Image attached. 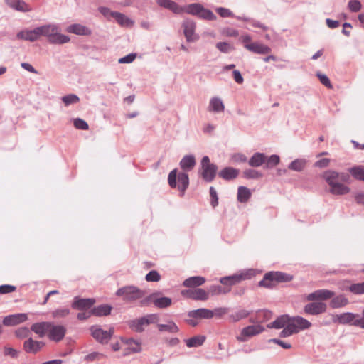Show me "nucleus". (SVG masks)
<instances>
[{"mask_svg":"<svg viewBox=\"0 0 364 364\" xmlns=\"http://www.w3.org/2000/svg\"><path fill=\"white\" fill-rule=\"evenodd\" d=\"M39 36L47 38L51 44H64L68 43L70 38L68 36L60 33V28L55 23L46 24L38 26Z\"/></svg>","mask_w":364,"mask_h":364,"instance_id":"1","label":"nucleus"},{"mask_svg":"<svg viewBox=\"0 0 364 364\" xmlns=\"http://www.w3.org/2000/svg\"><path fill=\"white\" fill-rule=\"evenodd\" d=\"M293 279V276L282 272H267L263 279L259 282L258 286L267 289L274 288L277 283L288 282Z\"/></svg>","mask_w":364,"mask_h":364,"instance_id":"2","label":"nucleus"},{"mask_svg":"<svg viewBox=\"0 0 364 364\" xmlns=\"http://www.w3.org/2000/svg\"><path fill=\"white\" fill-rule=\"evenodd\" d=\"M178 178V189L180 191V196H183L186 190L188 188L189 186V177L188 175L185 172L179 173L178 175H177V169L175 168L172 170L168 176V182L169 186L172 188H175L177 186V182L176 180Z\"/></svg>","mask_w":364,"mask_h":364,"instance_id":"3","label":"nucleus"},{"mask_svg":"<svg viewBox=\"0 0 364 364\" xmlns=\"http://www.w3.org/2000/svg\"><path fill=\"white\" fill-rule=\"evenodd\" d=\"M116 295L122 296V299L126 302H133L143 298L145 295V291L136 286L128 285L119 288L117 291Z\"/></svg>","mask_w":364,"mask_h":364,"instance_id":"4","label":"nucleus"},{"mask_svg":"<svg viewBox=\"0 0 364 364\" xmlns=\"http://www.w3.org/2000/svg\"><path fill=\"white\" fill-rule=\"evenodd\" d=\"M333 322H338L341 324H350L364 329V316L358 314L346 312L333 316Z\"/></svg>","mask_w":364,"mask_h":364,"instance_id":"5","label":"nucleus"},{"mask_svg":"<svg viewBox=\"0 0 364 364\" xmlns=\"http://www.w3.org/2000/svg\"><path fill=\"white\" fill-rule=\"evenodd\" d=\"M218 167L211 164L208 156H205L201 160V176L207 182H211L215 177Z\"/></svg>","mask_w":364,"mask_h":364,"instance_id":"6","label":"nucleus"},{"mask_svg":"<svg viewBox=\"0 0 364 364\" xmlns=\"http://www.w3.org/2000/svg\"><path fill=\"white\" fill-rule=\"evenodd\" d=\"M92 336L102 344L107 343L114 334V328H110L108 331L103 330L100 326H92L90 328Z\"/></svg>","mask_w":364,"mask_h":364,"instance_id":"7","label":"nucleus"},{"mask_svg":"<svg viewBox=\"0 0 364 364\" xmlns=\"http://www.w3.org/2000/svg\"><path fill=\"white\" fill-rule=\"evenodd\" d=\"M254 270L248 269L240 274H234L229 277H222L220 282L223 285H235L242 280L250 279L254 276Z\"/></svg>","mask_w":364,"mask_h":364,"instance_id":"8","label":"nucleus"},{"mask_svg":"<svg viewBox=\"0 0 364 364\" xmlns=\"http://www.w3.org/2000/svg\"><path fill=\"white\" fill-rule=\"evenodd\" d=\"M181 26L187 42L194 43L199 39V36L196 33V24L193 20L185 19Z\"/></svg>","mask_w":364,"mask_h":364,"instance_id":"9","label":"nucleus"},{"mask_svg":"<svg viewBox=\"0 0 364 364\" xmlns=\"http://www.w3.org/2000/svg\"><path fill=\"white\" fill-rule=\"evenodd\" d=\"M45 346L46 343L44 342L36 341L33 340L31 337H29L26 341H24L23 349L27 353L36 354Z\"/></svg>","mask_w":364,"mask_h":364,"instance_id":"10","label":"nucleus"},{"mask_svg":"<svg viewBox=\"0 0 364 364\" xmlns=\"http://www.w3.org/2000/svg\"><path fill=\"white\" fill-rule=\"evenodd\" d=\"M66 328L62 325H54L51 322V326L48 329V336L50 340L55 342L60 341L65 336Z\"/></svg>","mask_w":364,"mask_h":364,"instance_id":"11","label":"nucleus"},{"mask_svg":"<svg viewBox=\"0 0 364 364\" xmlns=\"http://www.w3.org/2000/svg\"><path fill=\"white\" fill-rule=\"evenodd\" d=\"M181 294L193 300L206 301L208 299V292L200 288L183 290Z\"/></svg>","mask_w":364,"mask_h":364,"instance_id":"12","label":"nucleus"},{"mask_svg":"<svg viewBox=\"0 0 364 364\" xmlns=\"http://www.w3.org/2000/svg\"><path fill=\"white\" fill-rule=\"evenodd\" d=\"M27 320L28 316L26 314L19 313L5 316L2 321V323L6 326H13L23 323Z\"/></svg>","mask_w":364,"mask_h":364,"instance_id":"13","label":"nucleus"},{"mask_svg":"<svg viewBox=\"0 0 364 364\" xmlns=\"http://www.w3.org/2000/svg\"><path fill=\"white\" fill-rule=\"evenodd\" d=\"M327 306L323 302H311L305 305L304 311L310 315H318L326 311Z\"/></svg>","mask_w":364,"mask_h":364,"instance_id":"14","label":"nucleus"},{"mask_svg":"<svg viewBox=\"0 0 364 364\" xmlns=\"http://www.w3.org/2000/svg\"><path fill=\"white\" fill-rule=\"evenodd\" d=\"M335 296V292L328 289H318L309 294L306 299L308 301L327 300Z\"/></svg>","mask_w":364,"mask_h":364,"instance_id":"15","label":"nucleus"},{"mask_svg":"<svg viewBox=\"0 0 364 364\" xmlns=\"http://www.w3.org/2000/svg\"><path fill=\"white\" fill-rule=\"evenodd\" d=\"M95 303L94 299H81L79 296H75L71 306L74 309L85 310L90 309Z\"/></svg>","mask_w":364,"mask_h":364,"instance_id":"16","label":"nucleus"},{"mask_svg":"<svg viewBox=\"0 0 364 364\" xmlns=\"http://www.w3.org/2000/svg\"><path fill=\"white\" fill-rule=\"evenodd\" d=\"M264 327L261 325L249 326L244 328L241 332V336H238L237 339L240 341H244L245 338L242 337H251L262 333L264 331Z\"/></svg>","mask_w":364,"mask_h":364,"instance_id":"17","label":"nucleus"},{"mask_svg":"<svg viewBox=\"0 0 364 364\" xmlns=\"http://www.w3.org/2000/svg\"><path fill=\"white\" fill-rule=\"evenodd\" d=\"M16 37L18 39L34 42L40 38L38 28L36 27L33 30L21 31L16 34Z\"/></svg>","mask_w":364,"mask_h":364,"instance_id":"18","label":"nucleus"},{"mask_svg":"<svg viewBox=\"0 0 364 364\" xmlns=\"http://www.w3.org/2000/svg\"><path fill=\"white\" fill-rule=\"evenodd\" d=\"M51 326V322H38L35 323L31 326V331L36 333L39 338H43Z\"/></svg>","mask_w":364,"mask_h":364,"instance_id":"19","label":"nucleus"},{"mask_svg":"<svg viewBox=\"0 0 364 364\" xmlns=\"http://www.w3.org/2000/svg\"><path fill=\"white\" fill-rule=\"evenodd\" d=\"M245 48L249 51L257 54H267L272 50L269 46L257 42L245 44Z\"/></svg>","mask_w":364,"mask_h":364,"instance_id":"20","label":"nucleus"},{"mask_svg":"<svg viewBox=\"0 0 364 364\" xmlns=\"http://www.w3.org/2000/svg\"><path fill=\"white\" fill-rule=\"evenodd\" d=\"M67 32L79 36H90L92 33L91 30L85 26L80 23H73L66 28Z\"/></svg>","mask_w":364,"mask_h":364,"instance_id":"21","label":"nucleus"},{"mask_svg":"<svg viewBox=\"0 0 364 364\" xmlns=\"http://www.w3.org/2000/svg\"><path fill=\"white\" fill-rule=\"evenodd\" d=\"M6 4L11 9L21 11L28 12L31 8L23 0H5Z\"/></svg>","mask_w":364,"mask_h":364,"instance_id":"22","label":"nucleus"},{"mask_svg":"<svg viewBox=\"0 0 364 364\" xmlns=\"http://www.w3.org/2000/svg\"><path fill=\"white\" fill-rule=\"evenodd\" d=\"M225 105L223 100L218 97H213L210 100L208 111L210 112H223Z\"/></svg>","mask_w":364,"mask_h":364,"instance_id":"23","label":"nucleus"},{"mask_svg":"<svg viewBox=\"0 0 364 364\" xmlns=\"http://www.w3.org/2000/svg\"><path fill=\"white\" fill-rule=\"evenodd\" d=\"M159 6L169 9L175 14L183 12V7L180 6L176 2L171 0H156Z\"/></svg>","mask_w":364,"mask_h":364,"instance_id":"24","label":"nucleus"},{"mask_svg":"<svg viewBox=\"0 0 364 364\" xmlns=\"http://www.w3.org/2000/svg\"><path fill=\"white\" fill-rule=\"evenodd\" d=\"M188 316L189 317L196 318V319H201V318L209 319V318H213V313H212V310L201 308V309H198L196 310L190 311L188 313Z\"/></svg>","mask_w":364,"mask_h":364,"instance_id":"25","label":"nucleus"},{"mask_svg":"<svg viewBox=\"0 0 364 364\" xmlns=\"http://www.w3.org/2000/svg\"><path fill=\"white\" fill-rule=\"evenodd\" d=\"M290 323L294 325L296 333L300 330H305L311 326V323L308 320L299 316L291 317Z\"/></svg>","mask_w":364,"mask_h":364,"instance_id":"26","label":"nucleus"},{"mask_svg":"<svg viewBox=\"0 0 364 364\" xmlns=\"http://www.w3.org/2000/svg\"><path fill=\"white\" fill-rule=\"evenodd\" d=\"M112 17H113L117 22L123 27L131 28L134 24V21L133 20L124 14L117 11L112 13Z\"/></svg>","mask_w":364,"mask_h":364,"instance_id":"27","label":"nucleus"},{"mask_svg":"<svg viewBox=\"0 0 364 364\" xmlns=\"http://www.w3.org/2000/svg\"><path fill=\"white\" fill-rule=\"evenodd\" d=\"M291 317L288 315H282L279 316L275 321L267 324L269 328L280 329L284 328L288 323H290Z\"/></svg>","mask_w":364,"mask_h":364,"instance_id":"28","label":"nucleus"},{"mask_svg":"<svg viewBox=\"0 0 364 364\" xmlns=\"http://www.w3.org/2000/svg\"><path fill=\"white\" fill-rule=\"evenodd\" d=\"M180 167L184 171H191L194 166H196V159L193 155H186L181 160Z\"/></svg>","mask_w":364,"mask_h":364,"instance_id":"29","label":"nucleus"},{"mask_svg":"<svg viewBox=\"0 0 364 364\" xmlns=\"http://www.w3.org/2000/svg\"><path fill=\"white\" fill-rule=\"evenodd\" d=\"M267 161V156L260 152L255 153L248 161V164L252 167H259L265 164Z\"/></svg>","mask_w":364,"mask_h":364,"instance_id":"30","label":"nucleus"},{"mask_svg":"<svg viewBox=\"0 0 364 364\" xmlns=\"http://www.w3.org/2000/svg\"><path fill=\"white\" fill-rule=\"evenodd\" d=\"M239 174V171L232 167H226L221 170L218 175L225 180H232L236 178Z\"/></svg>","mask_w":364,"mask_h":364,"instance_id":"31","label":"nucleus"},{"mask_svg":"<svg viewBox=\"0 0 364 364\" xmlns=\"http://www.w3.org/2000/svg\"><path fill=\"white\" fill-rule=\"evenodd\" d=\"M350 188L339 182L330 186L329 192L333 195H345L350 192Z\"/></svg>","mask_w":364,"mask_h":364,"instance_id":"32","label":"nucleus"},{"mask_svg":"<svg viewBox=\"0 0 364 364\" xmlns=\"http://www.w3.org/2000/svg\"><path fill=\"white\" fill-rule=\"evenodd\" d=\"M323 178L329 186L340 182L338 172L333 170L326 171L323 173Z\"/></svg>","mask_w":364,"mask_h":364,"instance_id":"33","label":"nucleus"},{"mask_svg":"<svg viewBox=\"0 0 364 364\" xmlns=\"http://www.w3.org/2000/svg\"><path fill=\"white\" fill-rule=\"evenodd\" d=\"M205 282V279L203 277L195 276L191 277L184 280L183 284L186 287H195L203 284Z\"/></svg>","mask_w":364,"mask_h":364,"instance_id":"34","label":"nucleus"},{"mask_svg":"<svg viewBox=\"0 0 364 364\" xmlns=\"http://www.w3.org/2000/svg\"><path fill=\"white\" fill-rule=\"evenodd\" d=\"M112 306L108 304H102L94 307L91 310V314L97 316H107L110 314Z\"/></svg>","mask_w":364,"mask_h":364,"instance_id":"35","label":"nucleus"},{"mask_svg":"<svg viewBox=\"0 0 364 364\" xmlns=\"http://www.w3.org/2000/svg\"><path fill=\"white\" fill-rule=\"evenodd\" d=\"M348 304V300L343 295H339L333 297L331 302L330 306L333 309H338L346 306Z\"/></svg>","mask_w":364,"mask_h":364,"instance_id":"36","label":"nucleus"},{"mask_svg":"<svg viewBox=\"0 0 364 364\" xmlns=\"http://www.w3.org/2000/svg\"><path fill=\"white\" fill-rule=\"evenodd\" d=\"M251 197V191L245 186H240L237 191V200L240 203H246Z\"/></svg>","mask_w":364,"mask_h":364,"instance_id":"37","label":"nucleus"},{"mask_svg":"<svg viewBox=\"0 0 364 364\" xmlns=\"http://www.w3.org/2000/svg\"><path fill=\"white\" fill-rule=\"evenodd\" d=\"M205 341V336H196L188 339H186V346L189 348L198 347L203 344Z\"/></svg>","mask_w":364,"mask_h":364,"instance_id":"38","label":"nucleus"},{"mask_svg":"<svg viewBox=\"0 0 364 364\" xmlns=\"http://www.w3.org/2000/svg\"><path fill=\"white\" fill-rule=\"evenodd\" d=\"M171 299L166 296L158 297V296H156L155 299L154 301V306L159 309L167 308L169 306H171Z\"/></svg>","mask_w":364,"mask_h":364,"instance_id":"39","label":"nucleus"},{"mask_svg":"<svg viewBox=\"0 0 364 364\" xmlns=\"http://www.w3.org/2000/svg\"><path fill=\"white\" fill-rule=\"evenodd\" d=\"M203 5L198 3L191 4L185 6L183 9V12H186L188 14H191L193 16H196L198 17L200 12L202 9Z\"/></svg>","mask_w":364,"mask_h":364,"instance_id":"40","label":"nucleus"},{"mask_svg":"<svg viewBox=\"0 0 364 364\" xmlns=\"http://www.w3.org/2000/svg\"><path fill=\"white\" fill-rule=\"evenodd\" d=\"M348 171L355 179L364 181V168L363 166L352 167L348 169Z\"/></svg>","mask_w":364,"mask_h":364,"instance_id":"41","label":"nucleus"},{"mask_svg":"<svg viewBox=\"0 0 364 364\" xmlns=\"http://www.w3.org/2000/svg\"><path fill=\"white\" fill-rule=\"evenodd\" d=\"M144 326L146 325L143 317L134 319L129 322V327L136 332H142L144 331Z\"/></svg>","mask_w":364,"mask_h":364,"instance_id":"42","label":"nucleus"},{"mask_svg":"<svg viewBox=\"0 0 364 364\" xmlns=\"http://www.w3.org/2000/svg\"><path fill=\"white\" fill-rule=\"evenodd\" d=\"M158 328L159 331H167L169 333H176L179 330L177 325L173 321H169L167 324H159Z\"/></svg>","mask_w":364,"mask_h":364,"instance_id":"43","label":"nucleus"},{"mask_svg":"<svg viewBox=\"0 0 364 364\" xmlns=\"http://www.w3.org/2000/svg\"><path fill=\"white\" fill-rule=\"evenodd\" d=\"M230 291V288H223L220 285H212L208 288L207 292L212 295L225 294Z\"/></svg>","mask_w":364,"mask_h":364,"instance_id":"44","label":"nucleus"},{"mask_svg":"<svg viewBox=\"0 0 364 364\" xmlns=\"http://www.w3.org/2000/svg\"><path fill=\"white\" fill-rule=\"evenodd\" d=\"M243 176L247 179H258L263 177V174L260 171L252 168L245 170Z\"/></svg>","mask_w":364,"mask_h":364,"instance_id":"45","label":"nucleus"},{"mask_svg":"<svg viewBox=\"0 0 364 364\" xmlns=\"http://www.w3.org/2000/svg\"><path fill=\"white\" fill-rule=\"evenodd\" d=\"M250 314V312L245 309H241L235 314H230L229 316V320L232 322H237L241 320L242 318H246Z\"/></svg>","mask_w":364,"mask_h":364,"instance_id":"46","label":"nucleus"},{"mask_svg":"<svg viewBox=\"0 0 364 364\" xmlns=\"http://www.w3.org/2000/svg\"><path fill=\"white\" fill-rule=\"evenodd\" d=\"M70 311L68 308H58L51 312L52 317L54 318H63L68 316Z\"/></svg>","mask_w":364,"mask_h":364,"instance_id":"47","label":"nucleus"},{"mask_svg":"<svg viewBox=\"0 0 364 364\" xmlns=\"http://www.w3.org/2000/svg\"><path fill=\"white\" fill-rule=\"evenodd\" d=\"M198 18L208 21H214L217 18L216 16L210 10L204 8L203 6Z\"/></svg>","mask_w":364,"mask_h":364,"instance_id":"48","label":"nucleus"},{"mask_svg":"<svg viewBox=\"0 0 364 364\" xmlns=\"http://www.w3.org/2000/svg\"><path fill=\"white\" fill-rule=\"evenodd\" d=\"M296 333V329L294 324L288 323L280 332L279 336L283 338L289 337Z\"/></svg>","mask_w":364,"mask_h":364,"instance_id":"49","label":"nucleus"},{"mask_svg":"<svg viewBox=\"0 0 364 364\" xmlns=\"http://www.w3.org/2000/svg\"><path fill=\"white\" fill-rule=\"evenodd\" d=\"M61 100L65 106L76 104L80 101V98L78 97V96L75 94H69L65 95L62 97Z\"/></svg>","mask_w":364,"mask_h":364,"instance_id":"50","label":"nucleus"},{"mask_svg":"<svg viewBox=\"0 0 364 364\" xmlns=\"http://www.w3.org/2000/svg\"><path fill=\"white\" fill-rule=\"evenodd\" d=\"M305 166V161L302 159H296L289 165V168L296 171H301Z\"/></svg>","mask_w":364,"mask_h":364,"instance_id":"51","label":"nucleus"},{"mask_svg":"<svg viewBox=\"0 0 364 364\" xmlns=\"http://www.w3.org/2000/svg\"><path fill=\"white\" fill-rule=\"evenodd\" d=\"M15 335L20 339L29 337L31 335V329L27 327H21L15 331Z\"/></svg>","mask_w":364,"mask_h":364,"instance_id":"52","label":"nucleus"},{"mask_svg":"<svg viewBox=\"0 0 364 364\" xmlns=\"http://www.w3.org/2000/svg\"><path fill=\"white\" fill-rule=\"evenodd\" d=\"M279 163V157L277 155L273 154L269 158L267 157L264 168H271Z\"/></svg>","mask_w":364,"mask_h":364,"instance_id":"53","label":"nucleus"},{"mask_svg":"<svg viewBox=\"0 0 364 364\" xmlns=\"http://www.w3.org/2000/svg\"><path fill=\"white\" fill-rule=\"evenodd\" d=\"M348 8L352 12H358L361 9L362 5L358 0H350L348 4Z\"/></svg>","mask_w":364,"mask_h":364,"instance_id":"54","label":"nucleus"},{"mask_svg":"<svg viewBox=\"0 0 364 364\" xmlns=\"http://www.w3.org/2000/svg\"><path fill=\"white\" fill-rule=\"evenodd\" d=\"M349 289L351 292L356 294H364V282L361 283H357L352 284Z\"/></svg>","mask_w":364,"mask_h":364,"instance_id":"55","label":"nucleus"},{"mask_svg":"<svg viewBox=\"0 0 364 364\" xmlns=\"http://www.w3.org/2000/svg\"><path fill=\"white\" fill-rule=\"evenodd\" d=\"M74 126L77 129L87 130L89 128L88 124L80 118H76L73 122Z\"/></svg>","mask_w":364,"mask_h":364,"instance_id":"56","label":"nucleus"},{"mask_svg":"<svg viewBox=\"0 0 364 364\" xmlns=\"http://www.w3.org/2000/svg\"><path fill=\"white\" fill-rule=\"evenodd\" d=\"M145 279L147 282H159L161 276L157 271L151 270L146 275Z\"/></svg>","mask_w":364,"mask_h":364,"instance_id":"57","label":"nucleus"},{"mask_svg":"<svg viewBox=\"0 0 364 364\" xmlns=\"http://www.w3.org/2000/svg\"><path fill=\"white\" fill-rule=\"evenodd\" d=\"M216 48L222 53H228L233 50V47L225 42H219L216 44Z\"/></svg>","mask_w":364,"mask_h":364,"instance_id":"58","label":"nucleus"},{"mask_svg":"<svg viewBox=\"0 0 364 364\" xmlns=\"http://www.w3.org/2000/svg\"><path fill=\"white\" fill-rule=\"evenodd\" d=\"M159 293H153L148 296L145 297L144 299H141L140 301V306H147L151 303L154 304V301L155 299L156 296H158Z\"/></svg>","mask_w":364,"mask_h":364,"instance_id":"59","label":"nucleus"},{"mask_svg":"<svg viewBox=\"0 0 364 364\" xmlns=\"http://www.w3.org/2000/svg\"><path fill=\"white\" fill-rule=\"evenodd\" d=\"M126 343L129 346L132 352L137 353L141 350L140 343L136 342L133 338L127 340Z\"/></svg>","mask_w":364,"mask_h":364,"instance_id":"60","label":"nucleus"},{"mask_svg":"<svg viewBox=\"0 0 364 364\" xmlns=\"http://www.w3.org/2000/svg\"><path fill=\"white\" fill-rule=\"evenodd\" d=\"M229 312V308L227 307H219L214 310H212L213 317L215 316L218 318H221L225 314Z\"/></svg>","mask_w":364,"mask_h":364,"instance_id":"61","label":"nucleus"},{"mask_svg":"<svg viewBox=\"0 0 364 364\" xmlns=\"http://www.w3.org/2000/svg\"><path fill=\"white\" fill-rule=\"evenodd\" d=\"M216 11L223 18L234 16V14H232V12L230 9H226V8H223V7L217 8Z\"/></svg>","mask_w":364,"mask_h":364,"instance_id":"62","label":"nucleus"},{"mask_svg":"<svg viewBox=\"0 0 364 364\" xmlns=\"http://www.w3.org/2000/svg\"><path fill=\"white\" fill-rule=\"evenodd\" d=\"M143 318H144L146 325L147 326L150 323H157L159 320V316L156 314H148L145 316H143Z\"/></svg>","mask_w":364,"mask_h":364,"instance_id":"63","label":"nucleus"},{"mask_svg":"<svg viewBox=\"0 0 364 364\" xmlns=\"http://www.w3.org/2000/svg\"><path fill=\"white\" fill-rule=\"evenodd\" d=\"M317 77H318L320 82L326 87L328 88H332V85L331 83V81L329 78L324 74H322L321 73H317L316 74Z\"/></svg>","mask_w":364,"mask_h":364,"instance_id":"64","label":"nucleus"}]
</instances>
